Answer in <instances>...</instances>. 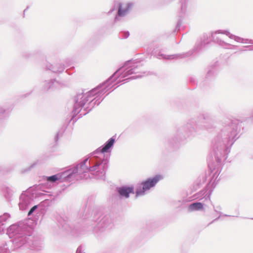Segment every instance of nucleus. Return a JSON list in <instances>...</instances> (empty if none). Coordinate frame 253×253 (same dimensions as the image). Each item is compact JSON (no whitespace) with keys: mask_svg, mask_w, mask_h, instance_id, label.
<instances>
[{"mask_svg":"<svg viewBox=\"0 0 253 253\" xmlns=\"http://www.w3.org/2000/svg\"><path fill=\"white\" fill-rule=\"evenodd\" d=\"M139 68L140 64L130 61H128L125 63L123 67L118 70L104 84L98 86L89 91L78 94L77 96L74 105V114H78L87 102H91L94 95L97 93H102L103 92L102 90L107 86L110 82L116 80L117 78H119L118 82H120L122 79L129 75L132 74L139 73L140 70Z\"/></svg>","mask_w":253,"mask_h":253,"instance_id":"obj_1","label":"nucleus"},{"mask_svg":"<svg viewBox=\"0 0 253 253\" xmlns=\"http://www.w3.org/2000/svg\"><path fill=\"white\" fill-rule=\"evenodd\" d=\"M238 127L235 124L230 121L224 126L215 138L213 145L214 150L218 157V154H224L227 147L233 145L238 138Z\"/></svg>","mask_w":253,"mask_h":253,"instance_id":"obj_2","label":"nucleus"},{"mask_svg":"<svg viewBox=\"0 0 253 253\" xmlns=\"http://www.w3.org/2000/svg\"><path fill=\"white\" fill-rule=\"evenodd\" d=\"M87 160L88 159H86L82 164L78 165L73 169H70L66 171L64 173L67 176L71 177L76 173L82 174L83 173L90 171L92 174L94 175L97 178H103L107 168V160L97 162L93 166L90 167H88L85 165Z\"/></svg>","mask_w":253,"mask_h":253,"instance_id":"obj_3","label":"nucleus"},{"mask_svg":"<svg viewBox=\"0 0 253 253\" xmlns=\"http://www.w3.org/2000/svg\"><path fill=\"white\" fill-rule=\"evenodd\" d=\"M219 34H223L225 35L227 37H228L230 39L234 40L235 41L240 42V43H245L246 42L245 41L246 40L239 37L238 36H235L232 34H231L230 32L227 30H218L214 32H212L211 33V37L215 42L218 43L219 45L225 48H229L230 46L231 45L230 44L224 41H223Z\"/></svg>","mask_w":253,"mask_h":253,"instance_id":"obj_4","label":"nucleus"},{"mask_svg":"<svg viewBox=\"0 0 253 253\" xmlns=\"http://www.w3.org/2000/svg\"><path fill=\"white\" fill-rule=\"evenodd\" d=\"M218 176V174L215 173L206 188L194 195V199L204 200V201L210 200L211 195L219 180V179H217Z\"/></svg>","mask_w":253,"mask_h":253,"instance_id":"obj_5","label":"nucleus"},{"mask_svg":"<svg viewBox=\"0 0 253 253\" xmlns=\"http://www.w3.org/2000/svg\"><path fill=\"white\" fill-rule=\"evenodd\" d=\"M158 181V177L156 176L152 178H149L147 180L143 181L141 183V186L138 187L136 191V196L137 197L143 196L145 192L152 187H154Z\"/></svg>","mask_w":253,"mask_h":253,"instance_id":"obj_6","label":"nucleus"},{"mask_svg":"<svg viewBox=\"0 0 253 253\" xmlns=\"http://www.w3.org/2000/svg\"><path fill=\"white\" fill-rule=\"evenodd\" d=\"M115 6L118 7V16L116 17V19H117L119 16L123 17L126 15L131 7L132 4L129 2H116Z\"/></svg>","mask_w":253,"mask_h":253,"instance_id":"obj_7","label":"nucleus"},{"mask_svg":"<svg viewBox=\"0 0 253 253\" xmlns=\"http://www.w3.org/2000/svg\"><path fill=\"white\" fill-rule=\"evenodd\" d=\"M112 227L111 220L107 217H103L97 224L96 230L98 231H103Z\"/></svg>","mask_w":253,"mask_h":253,"instance_id":"obj_8","label":"nucleus"},{"mask_svg":"<svg viewBox=\"0 0 253 253\" xmlns=\"http://www.w3.org/2000/svg\"><path fill=\"white\" fill-rule=\"evenodd\" d=\"M114 142L115 139L111 138L106 142L102 148L100 147L98 148L96 152H94V154L100 153L101 155H103L104 153L109 152L110 151V149L113 146Z\"/></svg>","mask_w":253,"mask_h":253,"instance_id":"obj_9","label":"nucleus"},{"mask_svg":"<svg viewBox=\"0 0 253 253\" xmlns=\"http://www.w3.org/2000/svg\"><path fill=\"white\" fill-rule=\"evenodd\" d=\"M31 201V198L25 194H22L20 198L19 208L21 210H25L28 207Z\"/></svg>","mask_w":253,"mask_h":253,"instance_id":"obj_10","label":"nucleus"},{"mask_svg":"<svg viewBox=\"0 0 253 253\" xmlns=\"http://www.w3.org/2000/svg\"><path fill=\"white\" fill-rule=\"evenodd\" d=\"M118 191L121 197L127 198L129 197L130 193L133 192L132 187L123 186L118 189Z\"/></svg>","mask_w":253,"mask_h":253,"instance_id":"obj_11","label":"nucleus"},{"mask_svg":"<svg viewBox=\"0 0 253 253\" xmlns=\"http://www.w3.org/2000/svg\"><path fill=\"white\" fill-rule=\"evenodd\" d=\"M61 178L62 175L60 173H58L50 176H46L44 179L46 182V184L49 187H51L53 185L54 183L57 180L61 179Z\"/></svg>","mask_w":253,"mask_h":253,"instance_id":"obj_12","label":"nucleus"},{"mask_svg":"<svg viewBox=\"0 0 253 253\" xmlns=\"http://www.w3.org/2000/svg\"><path fill=\"white\" fill-rule=\"evenodd\" d=\"M187 2L188 0H180L181 6L178 12V16L181 18L184 17L187 13Z\"/></svg>","mask_w":253,"mask_h":253,"instance_id":"obj_13","label":"nucleus"},{"mask_svg":"<svg viewBox=\"0 0 253 253\" xmlns=\"http://www.w3.org/2000/svg\"><path fill=\"white\" fill-rule=\"evenodd\" d=\"M188 210L190 212L202 211L204 210V206L201 203L196 202L190 204L188 206Z\"/></svg>","mask_w":253,"mask_h":253,"instance_id":"obj_14","label":"nucleus"},{"mask_svg":"<svg viewBox=\"0 0 253 253\" xmlns=\"http://www.w3.org/2000/svg\"><path fill=\"white\" fill-rule=\"evenodd\" d=\"M192 200L191 198L187 197V196L183 197L180 199L175 201L174 204L177 208L183 207L186 204Z\"/></svg>","mask_w":253,"mask_h":253,"instance_id":"obj_15","label":"nucleus"},{"mask_svg":"<svg viewBox=\"0 0 253 253\" xmlns=\"http://www.w3.org/2000/svg\"><path fill=\"white\" fill-rule=\"evenodd\" d=\"M28 237L26 236H22L18 238L16 243L19 247L25 245L28 242Z\"/></svg>","mask_w":253,"mask_h":253,"instance_id":"obj_16","label":"nucleus"},{"mask_svg":"<svg viewBox=\"0 0 253 253\" xmlns=\"http://www.w3.org/2000/svg\"><path fill=\"white\" fill-rule=\"evenodd\" d=\"M184 129L188 136L193 135L195 132V128L190 124H187L185 127Z\"/></svg>","mask_w":253,"mask_h":253,"instance_id":"obj_17","label":"nucleus"},{"mask_svg":"<svg viewBox=\"0 0 253 253\" xmlns=\"http://www.w3.org/2000/svg\"><path fill=\"white\" fill-rule=\"evenodd\" d=\"M18 228V227L16 225H12L8 228L7 234L10 238L13 237Z\"/></svg>","mask_w":253,"mask_h":253,"instance_id":"obj_18","label":"nucleus"},{"mask_svg":"<svg viewBox=\"0 0 253 253\" xmlns=\"http://www.w3.org/2000/svg\"><path fill=\"white\" fill-rule=\"evenodd\" d=\"M9 215L8 213H4L2 216H0V222L2 223L5 221L9 217Z\"/></svg>","mask_w":253,"mask_h":253,"instance_id":"obj_19","label":"nucleus"},{"mask_svg":"<svg viewBox=\"0 0 253 253\" xmlns=\"http://www.w3.org/2000/svg\"><path fill=\"white\" fill-rule=\"evenodd\" d=\"M37 208V206H34L29 211L28 215H31Z\"/></svg>","mask_w":253,"mask_h":253,"instance_id":"obj_20","label":"nucleus"},{"mask_svg":"<svg viewBox=\"0 0 253 253\" xmlns=\"http://www.w3.org/2000/svg\"><path fill=\"white\" fill-rule=\"evenodd\" d=\"M0 253H7V249L5 247L0 248Z\"/></svg>","mask_w":253,"mask_h":253,"instance_id":"obj_21","label":"nucleus"},{"mask_svg":"<svg viewBox=\"0 0 253 253\" xmlns=\"http://www.w3.org/2000/svg\"><path fill=\"white\" fill-rule=\"evenodd\" d=\"M4 227L3 223L0 222V234L3 231Z\"/></svg>","mask_w":253,"mask_h":253,"instance_id":"obj_22","label":"nucleus"},{"mask_svg":"<svg viewBox=\"0 0 253 253\" xmlns=\"http://www.w3.org/2000/svg\"><path fill=\"white\" fill-rule=\"evenodd\" d=\"M76 253H82V248L81 246H80L78 248Z\"/></svg>","mask_w":253,"mask_h":253,"instance_id":"obj_23","label":"nucleus"},{"mask_svg":"<svg viewBox=\"0 0 253 253\" xmlns=\"http://www.w3.org/2000/svg\"><path fill=\"white\" fill-rule=\"evenodd\" d=\"M143 75H141V74H139L138 75H136V76H132V77H131L132 79H137V78H140L141 77H142Z\"/></svg>","mask_w":253,"mask_h":253,"instance_id":"obj_24","label":"nucleus"},{"mask_svg":"<svg viewBox=\"0 0 253 253\" xmlns=\"http://www.w3.org/2000/svg\"><path fill=\"white\" fill-rule=\"evenodd\" d=\"M221 209V207L219 206L214 207V211H215L216 212H217L218 211L220 210Z\"/></svg>","mask_w":253,"mask_h":253,"instance_id":"obj_25","label":"nucleus"},{"mask_svg":"<svg viewBox=\"0 0 253 253\" xmlns=\"http://www.w3.org/2000/svg\"><path fill=\"white\" fill-rule=\"evenodd\" d=\"M181 24V20L180 19V20L178 21V22H177V23L176 27H179L180 26Z\"/></svg>","mask_w":253,"mask_h":253,"instance_id":"obj_26","label":"nucleus"},{"mask_svg":"<svg viewBox=\"0 0 253 253\" xmlns=\"http://www.w3.org/2000/svg\"><path fill=\"white\" fill-rule=\"evenodd\" d=\"M159 180H160L161 178H163V177H161V176L159 175Z\"/></svg>","mask_w":253,"mask_h":253,"instance_id":"obj_27","label":"nucleus"},{"mask_svg":"<svg viewBox=\"0 0 253 253\" xmlns=\"http://www.w3.org/2000/svg\"><path fill=\"white\" fill-rule=\"evenodd\" d=\"M159 56H163V55L162 54L160 55V54H159Z\"/></svg>","mask_w":253,"mask_h":253,"instance_id":"obj_28","label":"nucleus"},{"mask_svg":"<svg viewBox=\"0 0 253 253\" xmlns=\"http://www.w3.org/2000/svg\"><path fill=\"white\" fill-rule=\"evenodd\" d=\"M127 37H128V34L126 36V38H127Z\"/></svg>","mask_w":253,"mask_h":253,"instance_id":"obj_29","label":"nucleus"},{"mask_svg":"<svg viewBox=\"0 0 253 253\" xmlns=\"http://www.w3.org/2000/svg\"><path fill=\"white\" fill-rule=\"evenodd\" d=\"M127 37H128V34L126 36V38H127Z\"/></svg>","mask_w":253,"mask_h":253,"instance_id":"obj_30","label":"nucleus"}]
</instances>
